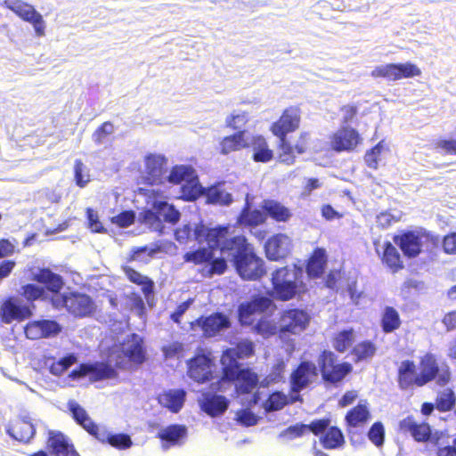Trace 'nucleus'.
<instances>
[{
	"instance_id": "obj_56",
	"label": "nucleus",
	"mask_w": 456,
	"mask_h": 456,
	"mask_svg": "<svg viewBox=\"0 0 456 456\" xmlns=\"http://www.w3.org/2000/svg\"><path fill=\"white\" fill-rule=\"evenodd\" d=\"M432 147L437 152L456 156V138H439L433 142Z\"/></svg>"
},
{
	"instance_id": "obj_20",
	"label": "nucleus",
	"mask_w": 456,
	"mask_h": 456,
	"mask_svg": "<svg viewBox=\"0 0 456 456\" xmlns=\"http://www.w3.org/2000/svg\"><path fill=\"white\" fill-rule=\"evenodd\" d=\"M291 240L284 233H276L267 239L264 245L265 256L270 261H281L291 251Z\"/></svg>"
},
{
	"instance_id": "obj_25",
	"label": "nucleus",
	"mask_w": 456,
	"mask_h": 456,
	"mask_svg": "<svg viewBox=\"0 0 456 456\" xmlns=\"http://www.w3.org/2000/svg\"><path fill=\"white\" fill-rule=\"evenodd\" d=\"M32 281L44 285V289L53 296H60L65 281L61 275L53 272L49 267L38 268L32 276Z\"/></svg>"
},
{
	"instance_id": "obj_60",
	"label": "nucleus",
	"mask_w": 456,
	"mask_h": 456,
	"mask_svg": "<svg viewBox=\"0 0 456 456\" xmlns=\"http://www.w3.org/2000/svg\"><path fill=\"white\" fill-rule=\"evenodd\" d=\"M191 172V169L188 167L175 166L171 169L167 180L174 184H180L187 180Z\"/></svg>"
},
{
	"instance_id": "obj_18",
	"label": "nucleus",
	"mask_w": 456,
	"mask_h": 456,
	"mask_svg": "<svg viewBox=\"0 0 456 456\" xmlns=\"http://www.w3.org/2000/svg\"><path fill=\"white\" fill-rule=\"evenodd\" d=\"M362 142L359 132L351 126H342L330 136V146L336 152L353 151Z\"/></svg>"
},
{
	"instance_id": "obj_38",
	"label": "nucleus",
	"mask_w": 456,
	"mask_h": 456,
	"mask_svg": "<svg viewBox=\"0 0 456 456\" xmlns=\"http://www.w3.org/2000/svg\"><path fill=\"white\" fill-rule=\"evenodd\" d=\"M185 391L183 389H170L161 393L159 397V403L170 411L178 412L185 401Z\"/></svg>"
},
{
	"instance_id": "obj_41",
	"label": "nucleus",
	"mask_w": 456,
	"mask_h": 456,
	"mask_svg": "<svg viewBox=\"0 0 456 456\" xmlns=\"http://www.w3.org/2000/svg\"><path fill=\"white\" fill-rule=\"evenodd\" d=\"M263 209L266 215L279 223H286L292 216V212L289 208L273 200H265Z\"/></svg>"
},
{
	"instance_id": "obj_49",
	"label": "nucleus",
	"mask_w": 456,
	"mask_h": 456,
	"mask_svg": "<svg viewBox=\"0 0 456 456\" xmlns=\"http://www.w3.org/2000/svg\"><path fill=\"white\" fill-rule=\"evenodd\" d=\"M45 289L35 283H28L20 287V296L28 302L33 303L43 297ZM32 308L34 305L31 306Z\"/></svg>"
},
{
	"instance_id": "obj_45",
	"label": "nucleus",
	"mask_w": 456,
	"mask_h": 456,
	"mask_svg": "<svg viewBox=\"0 0 456 456\" xmlns=\"http://www.w3.org/2000/svg\"><path fill=\"white\" fill-rule=\"evenodd\" d=\"M377 347L370 340H363L357 343L350 351L354 362L367 361L374 356Z\"/></svg>"
},
{
	"instance_id": "obj_27",
	"label": "nucleus",
	"mask_w": 456,
	"mask_h": 456,
	"mask_svg": "<svg viewBox=\"0 0 456 456\" xmlns=\"http://www.w3.org/2000/svg\"><path fill=\"white\" fill-rule=\"evenodd\" d=\"M399 429L403 433L410 434L417 442H427L431 436L430 426L426 422L419 423L411 416L399 422Z\"/></svg>"
},
{
	"instance_id": "obj_3",
	"label": "nucleus",
	"mask_w": 456,
	"mask_h": 456,
	"mask_svg": "<svg viewBox=\"0 0 456 456\" xmlns=\"http://www.w3.org/2000/svg\"><path fill=\"white\" fill-rule=\"evenodd\" d=\"M304 270L296 264L283 266L272 273V296L279 301H289L305 293L306 287L303 281Z\"/></svg>"
},
{
	"instance_id": "obj_63",
	"label": "nucleus",
	"mask_w": 456,
	"mask_h": 456,
	"mask_svg": "<svg viewBox=\"0 0 456 456\" xmlns=\"http://www.w3.org/2000/svg\"><path fill=\"white\" fill-rule=\"evenodd\" d=\"M254 330L256 333L267 338L278 333V325L275 326L266 318H261L255 324Z\"/></svg>"
},
{
	"instance_id": "obj_15",
	"label": "nucleus",
	"mask_w": 456,
	"mask_h": 456,
	"mask_svg": "<svg viewBox=\"0 0 456 456\" xmlns=\"http://www.w3.org/2000/svg\"><path fill=\"white\" fill-rule=\"evenodd\" d=\"M33 315V309L28 305H22L14 296H9L0 305V321L4 324L13 322H22Z\"/></svg>"
},
{
	"instance_id": "obj_39",
	"label": "nucleus",
	"mask_w": 456,
	"mask_h": 456,
	"mask_svg": "<svg viewBox=\"0 0 456 456\" xmlns=\"http://www.w3.org/2000/svg\"><path fill=\"white\" fill-rule=\"evenodd\" d=\"M259 209H250L249 206L246 204L237 216V224L245 227H256L263 224L266 221V216Z\"/></svg>"
},
{
	"instance_id": "obj_23",
	"label": "nucleus",
	"mask_w": 456,
	"mask_h": 456,
	"mask_svg": "<svg viewBox=\"0 0 456 456\" xmlns=\"http://www.w3.org/2000/svg\"><path fill=\"white\" fill-rule=\"evenodd\" d=\"M194 324L200 327L206 338L215 337L221 330L228 329L231 326L229 318L220 312L214 313L208 316H200L191 323V327Z\"/></svg>"
},
{
	"instance_id": "obj_32",
	"label": "nucleus",
	"mask_w": 456,
	"mask_h": 456,
	"mask_svg": "<svg viewBox=\"0 0 456 456\" xmlns=\"http://www.w3.org/2000/svg\"><path fill=\"white\" fill-rule=\"evenodd\" d=\"M228 406L229 401L225 396L209 392L203 394L200 407L208 416H220L226 411Z\"/></svg>"
},
{
	"instance_id": "obj_46",
	"label": "nucleus",
	"mask_w": 456,
	"mask_h": 456,
	"mask_svg": "<svg viewBox=\"0 0 456 456\" xmlns=\"http://www.w3.org/2000/svg\"><path fill=\"white\" fill-rule=\"evenodd\" d=\"M354 341V331L352 328L336 333L332 338L333 348L340 354L348 350Z\"/></svg>"
},
{
	"instance_id": "obj_17",
	"label": "nucleus",
	"mask_w": 456,
	"mask_h": 456,
	"mask_svg": "<svg viewBox=\"0 0 456 456\" xmlns=\"http://www.w3.org/2000/svg\"><path fill=\"white\" fill-rule=\"evenodd\" d=\"M117 375V370L105 362L80 363L69 373V377L73 379L88 376L91 382L114 379Z\"/></svg>"
},
{
	"instance_id": "obj_53",
	"label": "nucleus",
	"mask_w": 456,
	"mask_h": 456,
	"mask_svg": "<svg viewBox=\"0 0 456 456\" xmlns=\"http://www.w3.org/2000/svg\"><path fill=\"white\" fill-rule=\"evenodd\" d=\"M183 197L187 200H196L205 193L204 188L196 179H190L182 186Z\"/></svg>"
},
{
	"instance_id": "obj_55",
	"label": "nucleus",
	"mask_w": 456,
	"mask_h": 456,
	"mask_svg": "<svg viewBox=\"0 0 456 456\" xmlns=\"http://www.w3.org/2000/svg\"><path fill=\"white\" fill-rule=\"evenodd\" d=\"M370 76L373 78H384L388 81H396L395 63H387L375 67Z\"/></svg>"
},
{
	"instance_id": "obj_40",
	"label": "nucleus",
	"mask_w": 456,
	"mask_h": 456,
	"mask_svg": "<svg viewBox=\"0 0 456 456\" xmlns=\"http://www.w3.org/2000/svg\"><path fill=\"white\" fill-rule=\"evenodd\" d=\"M123 272L130 282L141 286V289L145 297L152 295L154 292V282L149 277L142 275L141 273L131 266H123Z\"/></svg>"
},
{
	"instance_id": "obj_44",
	"label": "nucleus",
	"mask_w": 456,
	"mask_h": 456,
	"mask_svg": "<svg viewBox=\"0 0 456 456\" xmlns=\"http://www.w3.org/2000/svg\"><path fill=\"white\" fill-rule=\"evenodd\" d=\"M370 418V413L367 405L358 403L347 411L345 420L348 426L356 428L366 423Z\"/></svg>"
},
{
	"instance_id": "obj_35",
	"label": "nucleus",
	"mask_w": 456,
	"mask_h": 456,
	"mask_svg": "<svg viewBox=\"0 0 456 456\" xmlns=\"http://www.w3.org/2000/svg\"><path fill=\"white\" fill-rule=\"evenodd\" d=\"M248 148L253 151L252 159L257 163H267L273 159V151L270 148L266 138L262 134L250 137Z\"/></svg>"
},
{
	"instance_id": "obj_6",
	"label": "nucleus",
	"mask_w": 456,
	"mask_h": 456,
	"mask_svg": "<svg viewBox=\"0 0 456 456\" xmlns=\"http://www.w3.org/2000/svg\"><path fill=\"white\" fill-rule=\"evenodd\" d=\"M236 384V392L240 395L250 394L257 386L258 376L249 368L240 369V365H224L222 367L221 378L215 383L211 384V387L216 391H222L225 388V382H234Z\"/></svg>"
},
{
	"instance_id": "obj_30",
	"label": "nucleus",
	"mask_w": 456,
	"mask_h": 456,
	"mask_svg": "<svg viewBox=\"0 0 456 456\" xmlns=\"http://www.w3.org/2000/svg\"><path fill=\"white\" fill-rule=\"evenodd\" d=\"M68 409L74 421L82 427L93 437L97 434L100 425L95 423L89 416L85 408H83L76 401L68 403Z\"/></svg>"
},
{
	"instance_id": "obj_31",
	"label": "nucleus",
	"mask_w": 456,
	"mask_h": 456,
	"mask_svg": "<svg viewBox=\"0 0 456 456\" xmlns=\"http://www.w3.org/2000/svg\"><path fill=\"white\" fill-rule=\"evenodd\" d=\"M101 444H108L118 450H126L133 445L132 439L128 434H111L105 428L101 427L94 436Z\"/></svg>"
},
{
	"instance_id": "obj_34",
	"label": "nucleus",
	"mask_w": 456,
	"mask_h": 456,
	"mask_svg": "<svg viewBox=\"0 0 456 456\" xmlns=\"http://www.w3.org/2000/svg\"><path fill=\"white\" fill-rule=\"evenodd\" d=\"M6 432L14 440L26 444L35 436L36 428L27 418H19L8 427Z\"/></svg>"
},
{
	"instance_id": "obj_1",
	"label": "nucleus",
	"mask_w": 456,
	"mask_h": 456,
	"mask_svg": "<svg viewBox=\"0 0 456 456\" xmlns=\"http://www.w3.org/2000/svg\"><path fill=\"white\" fill-rule=\"evenodd\" d=\"M229 224L210 227L202 221L191 224H183L175 231V238L179 243H187L191 238L199 245L206 244L207 247H199L185 252L183 256L184 263L196 266H202V274L206 277L222 275L228 269L227 260L222 256L215 257V250L219 248L231 235Z\"/></svg>"
},
{
	"instance_id": "obj_36",
	"label": "nucleus",
	"mask_w": 456,
	"mask_h": 456,
	"mask_svg": "<svg viewBox=\"0 0 456 456\" xmlns=\"http://www.w3.org/2000/svg\"><path fill=\"white\" fill-rule=\"evenodd\" d=\"M328 258L323 248H315L306 261L305 270L309 278H320L325 272Z\"/></svg>"
},
{
	"instance_id": "obj_14",
	"label": "nucleus",
	"mask_w": 456,
	"mask_h": 456,
	"mask_svg": "<svg viewBox=\"0 0 456 456\" xmlns=\"http://www.w3.org/2000/svg\"><path fill=\"white\" fill-rule=\"evenodd\" d=\"M278 139V160L288 166L296 162L297 155L306 153L311 145L309 132H301L294 144L291 143L287 135Z\"/></svg>"
},
{
	"instance_id": "obj_19",
	"label": "nucleus",
	"mask_w": 456,
	"mask_h": 456,
	"mask_svg": "<svg viewBox=\"0 0 456 456\" xmlns=\"http://www.w3.org/2000/svg\"><path fill=\"white\" fill-rule=\"evenodd\" d=\"M273 301L265 296H255L250 301L242 303L238 308V318L241 325L250 326L255 322V315L267 311Z\"/></svg>"
},
{
	"instance_id": "obj_26",
	"label": "nucleus",
	"mask_w": 456,
	"mask_h": 456,
	"mask_svg": "<svg viewBox=\"0 0 456 456\" xmlns=\"http://www.w3.org/2000/svg\"><path fill=\"white\" fill-rule=\"evenodd\" d=\"M46 447L53 456H79L74 445L60 431H50Z\"/></svg>"
},
{
	"instance_id": "obj_22",
	"label": "nucleus",
	"mask_w": 456,
	"mask_h": 456,
	"mask_svg": "<svg viewBox=\"0 0 456 456\" xmlns=\"http://www.w3.org/2000/svg\"><path fill=\"white\" fill-rule=\"evenodd\" d=\"M167 173V159L159 155H149L145 159V175L143 183L148 185H158L164 182Z\"/></svg>"
},
{
	"instance_id": "obj_50",
	"label": "nucleus",
	"mask_w": 456,
	"mask_h": 456,
	"mask_svg": "<svg viewBox=\"0 0 456 456\" xmlns=\"http://www.w3.org/2000/svg\"><path fill=\"white\" fill-rule=\"evenodd\" d=\"M248 122V116L246 111H233L225 118V126L234 130L240 131Z\"/></svg>"
},
{
	"instance_id": "obj_28",
	"label": "nucleus",
	"mask_w": 456,
	"mask_h": 456,
	"mask_svg": "<svg viewBox=\"0 0 456 456\" xmlns=\"http://www.w3.org/2000/svg\"><path fill=\"white\" fill-rule=\"evenodd\" d=\"M188 430L184 425L171 424L160 429L157 437L163 443V446L169 448L183 444L187 437Z\"/></svg>"
},
{
	"instance_id": "obj_47",
	"label": "nucleus",
	"mask_w": 456,
	"mask_h": 456,
	"mask_svg": "<svg viewBox=\"0 0 456 456\" xmlns=\"http://www.w3.org/2000/svg\"><path fill=\"white\" fill-rule=\"evenodd\" d=\"M435 405L436 410L440 412L451 411L456 405V395L452 388H444L438 392L436 399Z\"/></svg>"
},
{
	"instance_id": "obj_62",
	"label": "nucleus",
	"mask_w": 456,
	"mask_h": 456,
	"mask_svg": "<svg viewBox=\"0 0 456 456\" xmlns=\"http://www.w3.org/2000/svg\"><path fill=\"white\" fill-rule=\"evenodd\" d=\"M135 221V213L133 210H124L110 218V222L120 228H126Z\"/></svg>"
},
{
	"instance_id": "obj_4",
	"label": "nucleus",
	"mask_w": 456,
	"mask_h": 456,
	"mask_svg": "<svg viewBox=\"0 0 456 456\" xmlns=\"http://www.w3.org/2000/svg\"><path fill=\"white\" fill-rule=\"evenodd\" d=\"M50 303L57 310L65 309L74 318H86L94 314L97 305L87 294L78 291L61 293L50 297Z\"/></svg>"
},
{
	"instance_id": "obj_58",
	"label": "nucleus",
	"mask_w": 456,
	"mask_h": 456,
	"mask_svg": "<svg viewBox=\"0 0 456 456\" xmlns=\"http://www.w3.org/2000/svg\"><path fill=\"white\" fill-rule=\"evenodd\" d=\"M289 403H292L290 397L288 398V396L281 392H273L266 400V409L270 411H279Z\"/></svg>"
},
{
	"instance_id": "obj_43",
	"label": "nucleus",
	"mask_w": 456,
	"mask_h": 456,
	"mask_svg": "<svg viewBox=\"0 0 456 456\" xmlns=\"http://www.w3.org/2000/svg\"><path fill=\"white\" fill-rule=\"evenodd\" d=\"M320 443L324 449L333 450L345 444V437L340 428L332 426L320 437Z\"/></svg>"
},
{
	"instance_id": "obj_10",
	"label": "nucleus",
	"mask_w": 456,
	"mask_h": 456,
	"mask_svg": "<svg viewBox=\"0 0 456 456\" xmlns=\"http://www.w3.org/2000/svg\"><path fill=\"white\" fill-rule=\"evenodd\" d=\"M318 376V369L311 361H301L289 376L290 402H302L300 392L307 388Z\"/></svg>"
},
{
	"instance_id": "obj_7",
	"label": "nucleus",
	"mask_w": 456,
	"mask_h": 456,
	"mask_svg": "<svg viewBox=\"0 0 456 456\" xmlns=\"http://www.w3.org/2000/svg\"><path fill=\"white\" fill-rule=\"evenodd\" d=\"M310 321V314L304 309L289 307L281 310L277 322L279 338L285 339L301 334L308 328Z\"/></svg>"
},
{
	"instance_id": "obj_9",
	"label": "nucleus",
	"mask_w": 456,
	"mask_h": 456,
	"mask_svg": "<svg viewBox=\"0 0 456 456\" xmlns=\"http://www.w3.org/2000/svg\"><path fill=\"white\" fill-rule=\"evenodd\" d=\"M161 216L163 221L175 224L179 221L181 214L167 201L156 200L152 203V209L145 208L139 213V221L153 230L161 232L163 229Z\"/></svg>"
},
{
	"instance_id": "obj_59",
	"label": "nucleus",
	"mask_w": 456,
	"mask_h": 456,
	"mask_svg": "<svg viewBox=\"0 0 456 456\" xmlns=\"http://www.w3.org/2000/svg\"><path fill=\"white\" fill-rule=\"evenodd\" d=\"M385 428L382 422H374L368 431L369 440L377 447H381L385 443Z\"/></svg>"
},
{
	"instance_id": "obj_29",
	"label": "nucleus",
	"mask_w": 456,
	"mask_h": 456,
	"mask_svg": "<svg viewBox=\"0 0 456 456\" xmlns=\"http://www.w3.org/2000/svg\"><path fill=\"white\" fill-rule=\"evenodd\" d=\"M397 382L399 387L403 390L413 387H421L419 381V373L416 371V365L413 361L404 360L401 362L397 370Z\"/></svg>"
},
{
	"instance_id": "obj_61",
	"label": "nucleus",
	"mask_w": 456,
	"mask_h": 456,
	"mask_svg": "<svg viewBox=\"0 0 456 456\" xmlns=\"http://www.w3.org/2000/svg\"><path fill=\"white\" fill-rule=\"evenodd\" d=\"M381 142H378L370 150L367 151L364 156V161L368 167L371 169H378L380 154L383 151Z\"/></svg>"
},
{
	"instance_id": "obj_12",
	"label": "nucleus",
	"mask_w": 456,
	"mask_h": 456,
	"mask_svg": "<svg viewBox=\"0 0 456 456\" xmlns=\"http://www.w3.org/2000/svg\"><path fill=\"white\" fill-rule=\"evenodd\" d=\"M215 359L210 350L198 348L193 357L187 361V375L195 382L203 384L213 379Z\"/></svg>"
},
{
	"instance_id": "obj_13",
	"label": "nucleus",
	"mask_w": 456,
	"mask_h": 456,
	"mask_svg": "<svg viewBox=\"0 0 456 456\" xmlns=\"http://www.w3.org/2000/svg\"><path fill=\"white\" fill-rule=\"evenodd\" d=\"M0 4L4 8L12 11L23 21L30 23L37 37L45 36V20L42 14L32 4L23 0H4Z\"/></svg>"
},
{
	"instance_id": "obj_52",
	"label": "nucleus",
	"mask_w": 456,
	"mask_h": 456,
	"mask_svg": "<svg viewBox=\"0 0 456 456\" xmlns=\"http://www.w3.org/2000/svg\"><path fill=\"white\" fill-rule=\"evenodd\" d=\"M396 81L421 75L420 69L412 62L395 63Z\"/></svg>"
},
{
	"instance_id": "obj_51",
	"label": "nucleus",
	"mask_w": 456,
	"mask_h": 456,
	"mask_svg": "<svg viewBox=\"0 0 456 456\" xmlns=\"http://www.w3.org/2000/svg\"><path fill=\"white\" fill-rule=\"evenodd\" d=\"M77 362V357L75 354H68L58 361L53 362L50 366V370L53 374L60 376Z\"/></svg>"
},
{
	"instance_id": "obj_64",
	"label": "nucleus",
	"mask_w": 456,
	"mask_h": 456,
	"mask_svg": "<svg viewBox=\"0 0 456 456\" xmlns=\"http://www.w3.org/2000/svg\"><path fill=\"white\" fill-rule=\"evenodd\" d=\"M442 248L446 255H456V231L450 232L443 237Z\"/></svg>"
},
{
	"instance_id": "obj_54",
	"label": "nucleus",
	"mask_w": 456,
	"mask_h": 456,
	"mask_svg": "<svg viewBox=\"0 0 456 456\" xmlns=\"http://www.w3.org/2000/svg\"><path fill=\"white\" fill-rule=\"evenodd\" d=\"M74 179L79 188L86 187L91 181L89 172L81 159H76L74 162Z\"/></svg>"
},
{
	"instance_id": "obj_33",
	"label": "nucleus",
	"mask_w": 456,
	"mask_h": 456,
	"mask_svg": "<svg viewBox=\"0 0 456 456\" xmlns=\"http://www.w3.org/2000/svg\"><path fill=\"white\" fill-rule=\"evenodd\" d=\"M245 134V130H240L232 134L224 136L218 144L217 151L219 154L229 155L230 153L248 148Z\"/></svg>"
},
{
	"instance_id": "obj_16",
	"label": "nucleus",
	"mask_w": 456,
	"mask_h": 456,
	"mask_svg": "<svg viewBox=\"0 0 456 456\" xmlns=\"http://www.w3.org/2000/svg\"><path fill=\"white\" fill-rule=\"evenodd\" d=\"M301 109L298 105L285 108L279 118L272 123L270 131L277 138L297 131L301 123Z\"/></svg>"
},
{
	"instance_id": "obj_2",
	"label": "nucleus",
	"mask_w": 456,
	"mask_h": 456,
	"mask_svg": "<svg viewBox=\"0 0 456 456\" xmlns=\"http://www.w3.org/2000/svg\"><path fill=\"white\" fill-rule=\"evenodd\" d=\"M221 252L230 256L232 267L243 281H260L267 273L265 260L243 234L228 236L221 247Z\"/></svg>"
},
{
	"instance_id": "obj_48",
	"label": "nucleus",
	"mask_w": 456,
	"mask_h": 456,
	"mask_svg": "<svg viewBox=\"0 0 456 456\" xmlns=\"http://www.w3.org/2000/svg\"><path fill=\"white\" fill-rule=\"evenodd\" d=\"M127 358L135 363H142L145 360V352L142 346V339L136 334L132 335L131 344L126 350Z\"/></svg>"
},
{
	"instance_id": "obj_21",
	"label": "nucleus",
	"mask_w": 456,
	"mask_h": 456,
	"mask_svg": "<svg viewBox=\"0 0 456 456\" xmlns=\"http://www.w3.org/2000/svg\"><path fill=\"white\" fill-rule=\"evenodd\" d=\"M61 326L53 320L30 321L24 327V333L30 340H38L57 336Z\"/></svg>"
},
{
	"instance_id": "obj_37",
	"label": "nucleus",
	"mask_w": 456,
	"mask_h": 456,
	"mask_svg": "<svg viewBox=\"0 0 456 456\" xmlns=\"http://www.w3.org/2000/svg\"><path fill=\"white\" fill-rule=\"evenodd\" d=\"M380 259L382 264L393 273H398L404 268L403 260L398 249L390 241L384 242Z\"/></svg>"
},
{
	"instance_id": "obj_8",
	"label": "nucleus",
	"mask_w": 456,
	"mask_h": 456,
	"mask_svg": "<svg viewBox=\"0 0 456 456\" xmlns=\"http://www.w3.org/2000/svg\"><path fill=\"white\" fill-rule=\"evenodd\" d=\"M316 367L321 372L322 380L333 385L341 382L353 370L351 363L338 362L335 353L328 349L319 354Z\"/></svg>"
},
{
	"instance_id": "obj_11",
	"label": "nucleus",
	"mask_w": 456,
	"mask_h": 456,
	"mask_svg": "<svg viewBox=\"0 0 456 456\" xmlns=\"http://www.w3.org/2000/svg\"><path fill=\"white\" fill-rule=\"evenodd\" d=\"M419 366V381L421 387L433 380H436L438 386L444 387L452 379L450 368L446 364L440 368L436 355L431 353H427L420 359Z\"/></svg>"
},
{
	"instance_id": "obj_5",
	"label": "nucleus",
	"mask_w": 456,
	"mask_h": 456,
	"mask_svg": "<svg viewBox=\"0 0 456 456\" xmlns=\"http://www.w3.org/2000/svg\"><path fill=\"white\" fill-rule=\"evenodd\" d=\"M394 242L400 248L404 256L415 258L421 252L431 250L438 241L436 236L424 230H407L393 237Z\"/></svg>"
},
{
	"instance_id": "obj_42",
	"label": "nucleus",
	"mask_w": 456,
	"mask_h": 456,
	"mask_svg": "<svg viewBox=\"0 0 456 456\" xmlns=\"http://www.w3.org/2000/svg\"><path fill=\"white\" fill-rule=\"evenodd\" d=\"M402 324L398 311L393 306H385L381 317L380 326L384 333H392L398 330Z\"/></svg>"
},
{
	"instance_id": "obj_57",
	"label": "nucleus",
	"mask_w": 456,
	"mask_h": 456,
	"mask_svg": "<svg viewBox=\"0 0 456 456\" xmlns=\"http://www.w3.org/2000/svg\"><path fill=\"white\" fill-rule=\"evenodd\" d=\"M205 194L207 197V201L211 204L227 205L232 201L230 194L225 193L224 191L216 186L209 187Z\"/></svg>"
},
{
	"instance_id": "obj_24",
	"label": "nucleus",
	"mask_w": 456,
	"mask_h": 456,
	"mask_svg": "<svg viewBox=\"0 0 456 456\" xmlns=\"http://www.w3.org/2000/svg\"><path fill=\"white\" fill-rule=\"evenodd\" d=\"M255 354V344L249 338L237 341L232 347L225 349L223 353L222 364L240 365L239 359L249 358Z\"/></svg>"
}]
</instances>
